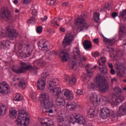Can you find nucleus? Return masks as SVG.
<instances>
[{
	"label": "nucleus",
	"mask_w": 126,
	"mask_h": 126,
	"mask_svg": "<svg viewBox=\"0 0 126 126\" xmlns=\"http://www.w3.org/2000/svg\"><path fill=\"white\" fill-rule=\"evenodd\" d=\"M98 70L100 71L102 74H107L108 73V70L106 68L105 66H99L98 67Z\"/></svg>",
	"instance_id": "obj_35"
},
{
	"label": "nucleus",
	"mask_w": 126,
	"mask_h": 126,
	"mask_svg": "<svg viewBox=\"0 0 126 126\" xmlns=\"http://www.w3.org/2000/svg\"><path fill=\"white\" fill-rule=\"evenodd\" d=\"M21 64V66L18 67L17 69L13 68L12 71H13V72H15V73L18 74L24 73V72L27 71V70H31L33 72H36L37 69L39 68L38 65H37V62L34 63L33 67H32L31 64H29L25 62H22Z\"/></svg>",
	"instance_id": "obj_2"
},
{
	"label": "nucleus",
	"mask_w": 126,
	"mask_h": 126,
	"mask_svg": "<svg viewBox=\"0 0 126 126\" xmlns=\"http://www.w3.org/2000/svg\"><path fill=\"white\" fill-rule=\"evenodd\" d=\"M56 0H47L46 3H47L48 5H51V6H53V5L56 3Z\"/></svg>",
	"instance_id": "obj_43"
},
{
	"label": "nucleus",
	"mask_w": 126,
	"mask_h": 126,
	"mask_svg": "<svg viewBox=\"0 0 126 126\" xmlns=\"http://www.w3.org/2000/svg\"><path fill=\"white\" fill-rule=\"evenodd\" d=\"M93 42L94 44H96V45H98L99 44V39L98 38H94L93 40Z\"/></svg>",
	"instance_id": "obj_53"
},
{
	"label": "nucleus",
	"mask_w": 126,
	"mask_h": 126,
	"mask_svg": "<svg viewBox=\"0 0 126 126\" xmlns=\"http://www.w3.org/2000/svg\"><path fill=\"white\" fill-rule=\"evenodd\" d=\"M94 13V19L95 20V21L98 22V21H100V13L97 12H95Z\"/></svg>",
	"instance_id": "obj_38"
},
{
	"label": "nucleus",
	"mask_w": 126,
	"mask_h": 126,
	"mask_svg": "<svg viewBox=\"0 0 126 126\" xmlns=\"http://www.w3.org/2000/svg\"><path fill=\"white\" fill-rule=\"evenodd\" d=\"M69 83L70 85H74L76 83V78L72 77L71 79L69 80Z\"/></svg>",
	"instance_id": "obj_41"
},
{
	"label": "nucleus",
	"mask_w": 126,
	"mask_h": 126,
	"mask_svg": "<svg viewBox=\"0 0 126 126\" xmlns=\"http://www.w3.org/2000/svg\"><path fill=\"white\" fill-rule=\"evenodd\" d=\"M64 93V96L66 97L67 100H72L73 99V93L68 90L64 89L63 90Z\"/></svg>",
	"instance_id": "obj_21"
},
{
	"label": "nucleus",
	"mask_w": 126,
	"mask_h": 126,
	"mask_svg": "<svg viewBox=\"0 0 126 126\" xmlns=\"http://www.w3.org/2000/svg\"><path fill=\"white\" fill-rule=\"evenodd\" d=\"M118 81V79H117V78L116 77H114L112 79H111V83L112 84H114V82H117Z\"/></svg>",
	"instance_id": "obj_52"
},
{
	"label": "nucleus",
	"mask_w": 126,
	"mask_h": 126,
	"mask_svg": "<svg viewBox=\"0 0 126 126\" xmlns=\"http://www.w3.org/2000/svg\"><path fill=\"white\" fill-rule=\"evenodd\" d=\"M15 101H21L23 100V96L20 94H17L15 96Z\"/></svg>",
	"instance_id": "obj_40"
},
{
	"label": "nucleus",
	"mask_w": 126,
	"mask_h": 126,
	"mask_svg": "<svg viewBox=\"0 0 126 126\" xmlns=\"http://www.w3.org/2000/svg\"><path fill=\"white\" fill-rule=\"evenodd\" d=\"M64 80H65V81L66 82H69V80H70V79H69V76H65V77H64Z\"/></svg>",
	"instance_id": "obj_55"
},
{
	"label": "nucleus",
	"mask_w": 126,
	"mask_h": 126,
	"mask_svg": "<svg viewBox=\"0 0 126 126\" xmlns=\"http://www.w3.org/2000/svg\"><path fill=\"white\" fill-rule=\"evenodd\" d=\"M120 17H122V18L126 19V9L123 10L120 13Z\"/></svg>",
	"instance_id": "obj_42"
},
{
	"label": "nucleus",
	"mask_w": 126,
	"mask_h": 126,
	"mask_svg": "<svg viewBox=\"0 0 126 126\" xmlns=\"http://www.w3.org/2000/svg\"><path fill=\"white\" fill-rule=\"evenodd\" d=\"M110 73L111 74L114 75V74H115L116 72L115 71V70H114V69H111V70H110Z\"/></svg>",
	"instance_id": "obj_60"
},
{
	"label": "nucleus",
	"mask_w": 126,
	"mask_h": 126,
	"mask_svg": "<svg viewBox=\"0 0 126 126\" xmlns=\"http://www.w3.org/2000/svg\"><path fill=\"white\" fill-rule=\"evenodd\" d=\"M56 104L59 107H63L65 105V100L61 96L56 97Z\"/></svg>",
	"instance_id": "obj_18"
},
{
	"label": "nucleus",
	"mask_w": 126,
	"mask_h": 126,
	"mask_svg": "<svg viewBox=\"0 0 126 126\" xmlns=\"http://www.w3.org/2000/svg\"><path fill=\"white\" fill-rule=\"evenodd\" d=\"M107 59L105 57H101L98 62L99 66H105Z\"/></svg>",
	"instance_id": "obj_36"
},
{
	"label": "nucleus",
	"mask_w": 126,
	"mask_h": 126,
	"mask_svg": "<svg viewBox=\"0 0 126 126\" xmlns=\"http://www.w3.org/2000/svg\"><path fill=\"white\" fill-rule=\"evenodd\" d=\"M95 79L96 80V85L99 90L102 93H106L109 90V84L107 81L103 79V76L101 75L96 76Z\"/></svg>",
	"instance_id": "obj_5"
},
{
	"label": "nucleus",
	"mask_w": 126,
	"mask_h": 126,
	"mask_svg": "<svg viewBox=\"0 0 126 126\" xmlns=\"http://www.w3.org/2000/svg\"><path fill=\"white\" fill-rule=\"evenodd\" d=\"M97 114L95 109L93 108H90L88 111V115L90 116L91 118H94L95 116H97Z\"/></svg>",
	"instance_id": "obj_31"
},
{
	"label": "nucleus",
	"mask_w": 126,
	"mask_h": 126,
	"mask_svg": "<svg viewBox=\"0 0 126 126\" xmlns=\"http://www.w3.org/2000/svg\"><path fill=\"white\" fill-rule=\"evenodd\" d=\"M81 24H82V25H81ZM75 25H81L77 28V32H80L84 30V29H87L89 27V25L84 22V19L83 17L76 19L75 20Z\"/></svg>",
	"instance_id": "obj_10"
},
{
	"label": "nucleus",
	"mask_w": 126,
	"mask_h": 126,
	"mask_svg": "<svg viewBox=\"0 0 126 126\" xmlns=\"http://www.w3.org/2000/svg\"><path fill=\"white\" fill-rule=\"evenodd\" d=\"M83 46L85 50H89L92 47V43L89 40H85L83 43Z\"/></svg>",
	"instance_id": "obj_25"
},
{
	"label": "nucleus",
	"mask_w": 126,
	"mask_h": 126,
	"mask_svg": "<svg viewBox=\"0 0 126 126\" xmlns=\"http://www.w3.org/2000/svg\"><path fill=\"white\" fill-rule=\"evenodd\" d=\"M16 124L18 126H28L30 124L29 115L24 110H21L16 120Z\"/></svg>",
	"instance_id": "obj_3"
},
{
	"label": "nucleus",
	"mask_w": 126,
	"mask_h": 126,
	"mask_svg": "<svg viewBox=\"0 0 126 126\" xmlns=\"http://www.w3.org/2000/svg\"><path fill=\"white\" fill-rule=\"evenodd\" d=\"M57 121L58 123H59L58 126H67V125L69 124L68 119L66 118H63L62 116L59 117L58 118Z\"/></svg>",
	"instance_id": "obj_14"
},
{
	"label": "nucleus",
	"mask_w": 126,
	"mask_h": 126,
	"mask_svg": "<svg viewBox=\"0 0 126 126\" xmlns=\"http://www.w3.org/2000/svg\"><path fill=\"white\" fill-rule=\"evenodd\" d=\"M32 0H24V3L28 4L31 2Z\"/></svg>",
	"instance_id": "obj_58"
},
{
	"label": "nucleus",
	"mask_w": 126,
	"mask_h": 126,
	"mask_svg": "<svg viewBox=\"0 0 126 126\" xmlns=\"http://www.w3.org/2000/svg\"><path fill=\"white\" fill-rule=\"evenodd\" d=\"M32 14L33 16H37V15L38 14V12H37V10H36L35 9H32Z\"/></svg>",
	"instance_id": "obj_49"
},
{
	"label": "nucleus",
	"mask_w": 126,
	"mask_h": 126,
	"mask_svg": "<svg viewBox=\"0 0 126 126\" xmlns=\"http://www.w3.org/2000/svg\"><path fill=\"white\" fill-rule=\"evenodd\" d=\"M60 30L61 32H65V30L64 28H60Z\"/></svg>",
	"instance_id": "obj_64"
},
{
	"label": "nucleus",
	"mask_w": 126,
	"mask_h": 126,
	"mask_svg": "<svg viewBox=\"0 0 126 126\" xmlns=\"http://www.w3.org/2000/svg\"><path fill=\"white\" fill-rule=\"evenodd\" d=\"M40 101H41V106L42 107L43 113L53 114L54 110V102L50 101V96L48 94H43L40 95Z\"/></svg>",
	"instance_id": "obj_1"
},
{
	"label": "nucleus",
	"mask_w": 126,
	"mask_h": 126,
	"mask_svg": "<svg viewBox=\"0 0 126 126\" xmlns=\"http://www.w3.org/2000/svg\"><path fill=\"white\" fill-rule=\"evenodd\" d=\"M66 108L68 111H74L76 108V103L75 102H68L66 104Z\"/></svg>",
	"instance_id": "obj_23"
},
{
	"label": "nucleus",
	"mask_w": 126,
	"mask_h": 126,
	"mask_svg": "<svg viewBox=\"0 0 126 126\" xmlns=\"http://www.w3.org/2000/svg\"><path fill=\"white\" fill-rule=\"evenodd\" d=\"M36 23V19L34 17H31L28 21V24H35Z\"/></svg>",
	"instance_id": "obj_39"
},
{
	"label": "nucleus",
	"mask_w": 126,
	"mask_h": 126,
	"mask_svg": "<svg viewBox=\"0 0 126 126\" xmlns=\"http://www.w3.org/2000/svg\"><path fill=\"white\" fill-rule=\"evenodd\" d=\"M50 53L51 55H58V52H57L56 51L54 50V51H51L50 52Z\"/></svg>",
	"instance_id": "obj_57"
},
{
	"label": "nucleus",
	"mask_w": 126,
	"mask_h": 126,
	"mask_svg": "<svg viewBox=\"0 0 126 126\" xmlns=\"http://www.w3.org/2000/svg\"><path fill=\"white\" fill-rule=\"evenodd\" d=\"M113 90L114 91V94L111 103L112 106H116V105H118V103L123 102L125 100V97H124L123 91H122V89L120 88V87H116L114 88Z\"/></svg>",
	"instance_id": "obj_4"
},
{
	"label": "nucleus",
	"mask_w": 126,
	"mask_h": 126,
	"mask_svg": "<svg viewBox=\"0 0 126 126\" xmlns=\"http://www.w3.org/2000/svg\"><path fill=\"white\" fill-rule=\"evenodd\" d=\"M67 4H68V2H64L62 3L63 6H66V5H67Z\"/></svg>",
	"instance_id": "obj_63"
},
{
	"label": "nucleus",
	"mask_w": 126,
	"mask_h": 126,
	"mask_svg": "<svg viewBox=\"0 0 126 126\" xmlns=\"http://www.w3.org/2000/svg\"><path fill=\"white\" fill-rule=\"evenodd\" d=\"M70 121L72 124L77 123L78 124H80V125H85L86 123L85 118L83 116L77 113H74L71 115Z\"/></svg>",
	"instance_id": "obj_8"
},
{
	"label": "nucleus",
	"mask_w": 126,
	"mask_h": 126,
	"mask_svg": "<svg viewBox=\"0 0 126 126\" xmlns=\"http://www.w3.org/2000/svg\"><path fill=\"white\" fill-rule=\"evenodd\" d=\"M9 116L11 119H16L17 117V111L15 109H11L9 110Z\"/></svg>",
	"instance_id": "obj_30"
},
{
	"label": "nucleus",
	"mask_w": 126,
	"mask_h": 126,
	"mask_svg": "<svg viewBox=\"0 0 126 126\" xmlns=\"http://www.w3.org/2000/svg\"><path fill=\"white\" fill-rule=\"evenodd\" d=\"M111 15H112V17H113V18H115L117 17V16H118V13L116 12H114Z\"/></svg>",
	"instance_id": "obj_54"
},
{
	"label": "nucleus",
	"mask_w": 126,
	"mask_h": 126,
	"mask_svg": "<svg viewBox=\"0 0 126 126\" xmlns=\"http://www.w3.org/2000/svg\"><path fill=\"white\" fill-rule=\"evenodd\" d=\"M42 30H43V28L41 26H39L37 27L36 29V32L39 34H41V33H42Z\"/></svg>",
	"instance_id": "obj_47"
},
{
	"label": "nucleus",
	"mask_w": 126,
	"mask_h": 126,
	"mask_svg": "<svg viewBox=\"0 0 126 126\" xmlns=\"http://www.w3.org/2000/svg\"><path fill=\"white\" fill-rule=\"evenodd\" d=\"M60 57L63 62H67L68 58H69V55H68V53L66 50H63L60 53Z\"/></svg>",
	"instance_id": "obj_19"
},
{
	"label": "nucleus",
	"mask_w": 126,
	"mask_h": 126,
	"mask_svg": "<svg viewBox=\"0 0 126 126\" xmlns=\"http://www.w3.org/2000/svg\"><path fill=\"white\" fill-rule=\"evenodd\" d=\"M50 92L53 93V95L55 98L60 97L61 94H62V89L61 88H53L51 90H49Z\"/></svg>",
	"instance_id": "obj_17"
},
{
	"label": "nucleus",
	"mask_w": 126,
	"mask_h": 126,
	"mask_svg": "<svg viewBox=\"0 0 126 126\" xmlns=\"http://www.w3.org/2000/svg\"><path fill=\"white\" fill-rule=\"evenodd\" d=\"M40 122L41 124L45 125V126H54L53 121L49 120L48 118H42Z\"/></svg>",
	"instance_id": "obj_24"
},
{
	"label": "nucleus",
	"mask_w": 126,
	"mask_h": 126,
	"mask_svg": "<svg viewBox=\"0 0 126 126\" xmlns=\"http://www.w3.org/2000/svg\"><path fill=\"white\" fill-rule=\"evenodd\" d=\"M47 19H48V17L45 16L44 17V18H41V20H42V21L44 22L45 21V20H47Z\"/></svg>",
	"instance_id": "obj_59"
},
{
	"label": "nucleus",
	"mask_w": 126,
	"mask_h": 126,
	"mask_svg": "<svg viewBox=\"0 0 126 126\" xmlns=\"http://www.w3.org/2000/svg\"><path fill=\"white\" fill-rule=\"evenodd\" d=\"M100 99V98H98V95H97V94L95 93L91 94L89 98L90 101L91 102L93 105L94 106V107L99 106L101 102Z\"/></svg>",
	"instance_id": "obj_11"
},
{
	"label": "nucleus",
	"mask_w": 126,
	"mask_h": 126,
	"mask_svg": "<svg viewBox=\"0 0 126 126\" xmlns=\"http://www.w3.org/2000/svg\"><path fill=\"white\" fill-rule=\"evenodd\" d=\"M126 107L125 106H120L119 110L117 111V114L113 113L112 115V118H116V117H122L126 114Z\"/></svg>",
	"instance_id": "obj_16"
},
{
	"label": "nucleus",
	"mask_w": 126,
	"mask_h": 126,
	"mask_svg": "<svg viewBox=\"0 0 126 126\" xmlns=\"http://www.w3.org/2000/svg\"><path fill=\"white\" fill-rule=\"evenodd\" d=\"M73 53L74 55L72 57V60L69 62V66L71 67L72 69H73V70H76V69H77V63H78L76 56L80 57L81 55L79 48L78 47H75L74 49Z\"/></svg>",
	"instance_id": "obj_7"
},
{
	"label": "nucleus",
	"mask_w": 126,
	"mask_h": 126,
	"mask_svg": "<svg viewBox=\"0 0 126 126\" xmlns=\"http://www.w3.org/2000/svg\"><path fill=\"white\" fill-rule=\"evenodd\" d=\"M37 85L38 90H43V89H45L46 87V81L43 79H39L37 82Z\"/></svg>",
	"instance_id": "obj_22"
},
{
	"label": "nucleus",
	"mask_w": 126,
	"mask_h": 126,
	"mask_svg": "<svg viewBox=\"0 0 126 126\" xmlns=\"http://www.w3.org/2000/svg\"><path fill=\"white\" fill-rule=\"evenodd\" d=\"M89 66V65H87L86 66V67L87 68V74L88 75V77L90 78L91 77H92V75H93V68H88V67Z\"/></svg>",
	"instance_id": "obj_34"
},
{
	"label": "nucleus",
	"mask_w": 126,
	"mask_h": 126,
	"mask_svg": "<svg viewBox=\"0 0 126 126\" xmlns=\"http://www.w3.org/2000/svg\"><path fill=\"white\" fill-rule=\"evenodd\" d=\"M19 86L22 90L25 89L26 86V81L24 79L21 80L19 82Z\"/></svg>",
	"instance_id": "obj_33"
},
{
	"label": "nucleus",
	"mask_w": 126,
	"mask_h": 126,
	"mask_svg": "<svg viewBox=\"0 0 126 126\" xmlns=\"http://www.w3.org/2000/svg\"><path fill=\"white\" fill-rule=\"evenodd\" d=\"M103 42L106 44V45L112 46L113 44H115V39H109L107 38H104L103 39Z\"/></svg>",
	"instance_id": "obj_32"
},
{
	"label": "nucleus",
	"mask_w": 126,
	"mask_h": 126,
	"mask_svg": "<svg viewBox=\"0 0 126 126\" xmlns=\"http://www.w3.org/2000/svg\"><path fill=\"white\" fill-rule=\"evenodd\" d=\"M20 55L21 57H22V58L28 57V56H27L26 53L24 52V51H20Z\"/></svg>",
	"instance_id": "obj_46"
},
{
	"label": "nucleus",
	"mask_w": 126,
	"mask_h": 126,
	"mask_svg": "<svg viewBox=\"0 0 126 126\" xmlns=\"http://www.w3.org/2000/svg\"><path fill=\"white\" fill-rule=\"evenodd\" d=\"M92 56L94 58L99 57V52H94V53H92Z\"/></svg>",
	"instance_id": "obj_51"
},
{
	"label": "nucleus",
	"mask_w": 126,
	"mask_h": 126,
	"mask_svg": "<svg viewBox=\"0 0 126 126\" xmlns=\"http://www.w3.org/2000/svg\"><path fill=\"white\" fill-rule=\"evenodd\" d=\"M51 24H52V25H54V26L57 25V26H60V25L58 24V19L57 18H55L54 20H53L51 21Z\"/></svg>",
	"instance_id": "obj_44"
},
{
	"label": "nucleus",
	"mask_w": 126,
	"mask_h": 126,
	"mask_svg": "<svg viewBox=\"0 0 126 126\" xmlns=\"http://www.w3.org/2000/svg\"><path fill=\"white\" fill-rule=\"evenodd\" d=\"M50 77V74L47 71H44L43 73L41 74V79L43 80L46 81V78H49Z\"/></svg>",
	"instance_id": "obj_37"
},
{
	"label": "nucleus",
	"mask_w": 126,
	"mask_h": 126,
	"mask_svg": "<svg viewBox=\"0 0 126 126\" xmlns=\"http://www.w3.org/2000/svg\"><path fill=\"white\" fill-rule=\"evenodd\" d=\"M18 36V33L16 32V30L11 29L9 27H7L4 30L0 28V38H3V37H9L10 40H13L17 38Z\"/></svg>",
	"instance_id": "obj_6"
},
{
	"label": "nucleus",
	"mask_w": 126,
	"mask_h": 126,
	"mask_svg": "<svg viewBox=\"0 0 126 126\" xmlns=\"http://www.w3.org/2000/svg\"><path fill=\"white\" fill-rule=\"evenodd\" d=\"M73 41V35L71 33H67L64 37V38L62 42V44L64 47L69 46L71 42Z\"/></svg>",
	"instance_id": "obj_12"
},
{
	"label": "nucleus",
	"mask_w": 126,
	"mask_h": 126,
	"mask_svg": "<svg viewBox=\"0 0 126 126\" xmlns=\"http://www.w3.org/2000/svg\"><path fill=\"white\" fill-rule=\"evenodd\" d=\"M88 88L89 89H94V88H95V84L93 83H90L88 85Z\"/></svg>",
	"instance_id": "obj_45"
},
{
	"label": "nucleus",
	"mask_w": 126,
	"mask_h": 126,
	"mask_svg": "<svg viewBox=\"0 0 126 126\" xmlns=\"http://www.w3.org/2000/svg\"><path fill=\"white\" fill-rule=\"evenodd\" d=\"M36 94L35 93H32L31 94V97L32 100H35L36 96Z\"/></svg>",
	"instance_id": "obj_50"
},
{
	"label": "nucleus",
	"mask_w": 126,
	"mask_h": 126,
	"mask_svg": "<svg viewBox=\"0 0 126 126\" xmlns=\"http://www.w3.org/2000/svg\"><path fill=\"white\" fill-rule=\"evenodd\" d=\"M6 114V107L3 104H0V116H5Z\"/></svg>",
	"instance_id": "obj_27"
},
{
	"label": "nucleus",
	"mask_w": 126,
	"mask_h": 126,
	"mask_svg": "<svg viewBox=\"0 0 126 126\" xmlns=\"http://www.w3.org/2000/svg\"><path fill=\"white\" fill-rule=\"evenodd\" d=\"M78 58H80V61L79 62V65L80 66V67H84L85 65L84 63H83L84 62H85V61H87V58L86 57H84V56L80 55V57H78Z\"/></svg>",
	"instance_id": "obj_29"
},
{
	"label": "nucleus",
	"mask_w": 126,
	"mask_h": 126,
	"mask_svg": "<svg viewBox=\"0 0 126 126\" xmlns=\"http://www.w3.org/2000/svg\"><path fill=\"white\" fill-rule=\"evenodd\" d=\"M108 67H109V68H111L112 69L114 67V66H113V64L111 63H108Z\"/></svg>",
	"instance_id": "obj_61"
},
{
	"label": "nucleus",
	"mask_w": 126,
	"mask_h": 126,
	"mask_svg": "<svg viewBox=\"0 0 126 126\" xmlns=\"http://www.w3.org/2000/svg\"><path fill=\"white\" fill-rule=\"evenodd\" d=\"M47 43L48 41L46 39H41L38 42V47L42 51H48V45H47Z\"/></svg>",
	"instance_id": "obj_13"
},
{
	"label": "nucleus",
	"mask_w": 126,
	"mask_h": 126,
	"mask_svg": "<svg viewBox=\"0 0 126 126\" xmlns=\"http://www.w3.org/2000/svg\"><path fill=\"white\" fill-rule=\"evenodd\" d=\"M117 75L118 77H122V76H123L122 75V73H121V72H117Z\"/></svg>",
	"instance_id": "obj_62"
},
{
	"label": "nucleus",
	"mask_w": 126,
	"mask_h": 126,
	"mask_svg": "<svg viewBox=\"0 0 126 126\" xmlns=\"http://www.w3.org/2000/svg\"><path fill=\"white\" fill-rule=\"evenodd\" d=\"M9 46H10V42L8 40H4L0 43L1 49H6Z\"/></svg>",
	"instance_id": "obj_26"
},
{
	"label": "nucleus",
	"mask_w": 126,
	"mask_h": 126,
	"mask_svg": "<svg viewBox=\"0 0 126 126\" xmlns=\"http://www.w3.org/2000/svg\"><path fill=\"white\" fill-rule=\"evenodd\" d=\"M110 115L111 111L109 108L104 107L101 109L100 116L102 119H105L108 118V117H110Z\"/></svg>",
	"instance_id": "obj_15"
},
{
	"label": "nucleus",
	"mask_w": 126,
	"mask_h": 126,
	"mask_svg": "<svg viewBox=\"0 0 126 126\" xmlns=\"http://www.w3.org/2000/svg\"><path fill=\"white\" fill-rule=\"evenodd\" d=\"M59 82V81L58 80V79H55L53 80L52 81H50L49 82V90H52L56 85H57V83Z\"/></svg>",
	"instance_id": "obj_28"
},
{
	"label": "nucleus",
	"mask_w": 126,
	"mask_h": 126,
	"mask_svg": "<svg viewBox=\"0 0 126 126\" xmlns=\"http://www.w3.org/2000/svg\"><path fill=\"white\" fill-rule=\"evenodd\" d=\"M0 16L2 18H5L6 20L12 22L14 21V17L11 15L8 9L2 7L0 11Z\"/></svg>",
	"instance_id": "obj_9"
},
{
	"label": "nucleus",
	"mask_w": 126,
	"mask_h": 126,
	"mask_svg": "<svg viewBox=\"0 0 126 126\" xmlns=\"http://www.w3.org/2000/svg\"><path fill=\"white\" fill-rule=\"evenodd\" d=\"M108 49V51L109 53H114V48H109V47H107Z\"/></svg>",
	"instance_id": "obj_56"
},
{
	"label": "nucleus",
	"mask_w": 126,
	"mask_h": 126,
	"mask_svg": "<svg viewBox=\"0 0 126 126\" xmlns=\"http://www.w3.org/2000/svg\"><path fill=\"white\" fill-rule=\"evenodd\" d=\"M5 90H8V84L5 82H2L0 84V93L4 94Z\"/></svg>",
	"instance_id": "obj_20"
},
{
	"label": "nucleus",
	"mask_w": 126,
	"mask_h": 126,
	"mask_svg": "<svg viewBox=\"0 0 126 126\" xmlns=\"http://www.w3.org/2000/svg\"><path fill=\"white\" fill-rule=\"evenodd\" d=\"M77 95H83V91L82 89L77 90L76 92Z\"/></svg>",
	"instance_id": "obj_48"
}]
</instances>
